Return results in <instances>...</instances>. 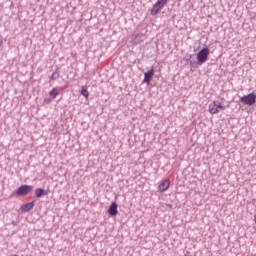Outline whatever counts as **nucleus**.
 <instances>
[{"label": "nucleus", "mask_w": 256, "mask_h": 256, "mask_svg": "<svg viewBox=\"0 0 256 256\" xmlns=\"http://www.w3.org/2000/svg\"><path fill=\"white\" fill-rule=\"evenodd\" d=\"M208 110L211 115H217V113H219V110L225 111V106H223V104L219 101H213L209 104Z\"/></svg>", "instance_id": "1"}, {"label": "nucleus", "mask_w": 256, "mask_h": 256, "mask_svg": "<svg viewBox=\"0 0 256 256\" xmlns=\"http://www.w3.org/2000/svg\"><path fill=\"white\" fill-rule=\"evenodd\" d=\"M209 48L205 47L202 48L198 54H197V61L198 63H200V65H203V63H205L207 61V59H209Z\"/></svg>", "instance_id": "2"}, {"label": "nucleus", "mask_w": 256, "mask_h": 256, "mask_svg": "<svg viewBox=\"0 0 256 256\" xmlns=\"http://www.w3.org/2000/svg\"><path fill=\"white\" fill-rule=\"evenodd\" d=\"M241 103L244 105H255L256 103V94L255 93H250L248 95L240 97Z\"/></svg>", "instance_id": "3"}, {"label": "nucleus", "mask_w": 256, "mask_h": 256, "mask_svg": "<svg viewBox=\"0 0 256 256\" xmlns=\"http://www.w3.org/2000/svg\"><path fill=\"white\" fill-rule=\"evenodd\" d=\"M31 191H33V186L25 184L17 189L16 195H18V197H25V195H29Z\"/></svg>", "instance_id": "4"}, {"label": "nucleus", "mask_w": 256, "mask_h": 256, "mask_svg": "<svg viewBox=\"0 0 256 256\" xmlns=\"http://www.w3.org/2000/svg\"><path fill=\"white\" fill-rule=\"evenodd\" d=\"M169 0H158L151 9V15H157L161 11Z\"/></svg>", "instance_id": "5"}, {"label": "nucleus", "mask_w": 256, "mask_h": 256, "mask_svg": "<svg viewBox=\"0 0 256 256\" xmlns=\"http://www.w3.org/2000/svg\"><path fill=\"white\" fill-rule=\"evenodd\" d=\"M146 40H147V35L143 33H138L132 37L130 43L131 45H141V43H143V41H146Z\"/></svg>", "instance_id": "6"}, {"label": "nucleus", "mask_w": 256, "mask_h": 256, "mask_svg": "<svg viewBox=\"0 0 256 256\" xmlns=\"http://www.w3.org/2000/svg\"><path fill=\"white\" fill-rule=\"evenodd\" d=\"M154 75H155V70L152 68L151 70H149L148 72H146L144 74L143 83H147L149 85V83H151V79H153Z\"/></svg>", "instance_id": "7"}, {"label": "nucleus", "mask_w": 256, "mask_h": 256, "mask_svg": "<svg viewBox=\"0 0 256 256\" xmlns=\"http://www.w3.org/2000/svg\"><path fill=\"white\" fill-rule=\"evenodd\" d=\"M117 202H112L109 209H108V213L111 217H116L117 213H119V211L117 210Z\"/></svg>", "instance_id": "8"}, {"label": "nucleus", "mask_w": 256, "mask_h": 256, "mask_svg": "<svg viewBox=\"0 0 256 256\" xmlns=\"http://www.w3.org/2000/svg\"><path fill=\"white\" fill-rule=\"evenodd\" d=\"M169 185H171V181H169V179H166L159 184L158 190L163 193V191H167V189H169Z\"/></svg>", "instance_id": "9"}, {"label": "nucleus", "mask_w": 256, "mask_h": 256, "mask_svg": "<svg viewBox=\"0 0 256 256\" xmlns=\"http://www.w3.org/2000/svg\"><path fill=\"white\" fill-rule=\"evenodd\" d=\"M34 207H35V201L28 202L21 206V211L23 213H28V211H31Z\"/></svg>", "instance_id": "10"}, {"label": "nucleus", "mask_w": 256, "mask_h": 256, "mask_svg": "<svg viewBox=\"0 0 256 256\" xmlns=\"http://www.w3.org/2000/svg\"><path fill=\"white\" fill-rule=\"evenodd\" d=\"M35 195L38 199H41V197H45V195H49V192L45 191L43 188H36Z\"/></svg>", "instance_id": "11"}, {"label": "nucleus", "mask_w": 256, "mask_h": 256, "mask_svg": "<svg viewBox=\"0 0 256 256\" xmlns=\"http://www.w3.org/2000/svg\"><path fill=\"white\" fill-rule=\"evenodd\" d=\"M49 95L52 99H56L57 95H59V90L57 87L52 88V90L49 92Z\"/></svg>", "instance_id": "12"}, {"label": "nucleus", "mask_w": 256, "mask_h": 256, "mask_svg": "<svg viewBox=\"0 0 256 256\" xmlns=\"http://www.w3.org/2000/svg\"><path fill=\"white\" fill-rule=\"evenodd\" d=\"M59 77V70H56L52 73L50 76V81H56V79Z\"/></svg>", "instance_id": "13"}, {"label": "nucleus", "mask_w": 256, "mask_h": 256, "mask_svg": "<svg viewBox=\"0 0 256 256\" xmlns=\"http://www.w3.org/2000/svg\"><path fill=\"white\" fill-rule=\"evenodd\" d=\"M81 95H83V97H89V90H87V88L85 86H82L81 88Z\"/></svg>", "instance_id": "14"}, {"label": "nucleus", "mask_w": 256, "mask_h": 256, "mask_svg": "<svg viewBox=\"0 0 256 256\" xmlns=\"http://www.w3.org/2000/svg\"><path fill=\"white\" fill-rule=\"evenodd\" d=\"M51 101H53V98L45 99V103H51Z\"/></svg>", "instance_id": "15"}, {"label": "nucleus", "mask_w": 256, "mask_h": 256, "mask_svg": "<svg viewBox=\"0 0 256 256\" xmlns=\"http://www.w3.org/2000/svg\"><path fill=\"white\" fill-rule=\"evenodd\" d=\"M254 223L256 224V214L254 215Z\"/></svg>", "instance_id": "16"}]
</instances>
